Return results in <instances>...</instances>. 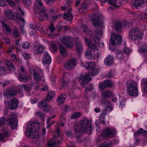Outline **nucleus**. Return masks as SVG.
I'll list each match as a JSON object with an SVG mask.
<instances>
[{"label": "nucleus", "instance_id": "bb28decb", "mask_svg": "<svg viewBox=\"0 0 147 147\" xmlns=\"http://www.w3.org/2000/svg\"><path fill=\"white\" fill-rule=\"evenodd\" d=\"M85 56L90 59H93L94 58L95 55L92 51L88 49L86 51L85 54Z\"/></svg>", "mask_w": 147, "mask_h": 147}, {"label": "nucleus", "instance_id": "39448f33", "mask_svg": "<svg viewBox=\"0 0 147 147\" xmlns=\"http://www.w3.org/2000/svg\"><path fill=\"white\" fill-rule=\"evenodd\" d=\"M16 115L13 113L10 114L7 119V121L13 129H15L18 126V122Z\"/></svg>", "mask_w": 147, "mask_h": 147}, {"label": "nucleus", "instance_id": "bf43d9fd", "mask_svg": "<svg viewBox=\"0 0 147 147\" xmlns=\"http://www.w3.org/2000/svg\"><path fill=\"white\" fill-rule=\"evenodd\" d=\"M99 87L100 89H103L106 88L107 87L105 82L99 84Z\"/></svg>", "mask_w": 147, "mask_h": 147}, {"label": "nucleus", "instance_id": "a18cd8bd", "mask_svg": "<svg viewBox=\"0 0 147 147\" xmlns=\"http://www.w3.org/2000/svg\"><path fill=\"white\" fill-rule=\"evenodd\" d=\"M93 86L92 84H90L88 87L86 88L84 92L86 94H88V92L92 90L93 89Z\"/></svg>", "mask_w": 147, "mask_h": 147}, {"label": "nucleus", "instance_id": "e2e57ef3", "mask_svg": "<svg viewBox=\"0 0 147 147\" xmlns=\"http://www.w3.org/2000/svg\"><path fill=\"white\" fill-rule=\"evenodd\" d=\"M88 4L85 3L81 4V7L82 9H86L87 8Z\"/></svg>", "mask_w": 147, "mask_h": 147}, {"label": "nucleus", "instance_id": "603ef678", "mask_svg": "<svg viewBox=\"0 0 147 147\" xmlns=\"http://www.w3.org/2000/svg\"><path fill=\"white\" fill-rule=\"evenodd\" d=\"M22 2L26 5L30 6L31 4V0H22Z\"/></svg>", "mask_w": 147, "mask_h": 147}, {"label": "nucleus", "instance_id": "2eb2a0df", "mask_svg": "<svg viewBox=\"0 0 147 147\" xmlns=\"http://www.w3.org/2000/svg\"><path fill=\"white\" fill-rule=\"evenodd\" d=\"M30 73L33 75L34 78L37 80H40L42 78V76L41 75L42 74L41 72H39L38 71L32 69L30 71Z\"/></svg>", "mask_w": 147, "mask_h": 147}, {"label": "nucleus", "instance_id": "09e8293b", "mask_svg": "<svg viewBox=\"0 0 147 147\" xmlns=\"http://www.w3.org/2000/svg\"><path fill=\"white\" fill-rule=\"evenodd\" d=\"M108 2L110 5H112L115 7H118L117 5L116 4L117 2L116 0H108Z\"/></svg>", "mask_w": 147, "mask_h": 147}, {"label": "nucleus", "instance_id": "13d9d810", "mask_svg": "<svg viewBox=\"0 0 147 147\" xmlns=\"http://www.w3.org/2000/svg\"><path fill=\"white\" fill-rule=\"evenodd\" d=\"M54 142L53 140H49L47 144V146L49 147H54Z\"/></svg>", "mask_w": 147, "mask_h": 147}, {"label": "nucleus", "instance_id": "4be33fe9", "mask_svg": "<svg viewBox=\"0 0 147 147\" xmlns=\"http://www.w3.org/2000/svg\"><path fill=\"white\" fill-rule=\"evenodd\" d=\"M126 85L127 90L131 89L132 88L138 87L137 85L136 82L132 80L128 81Z\"/></svg>", "mask_w": 147, "mask_h": 147}, {"label": "nucleus", "instance_id": "a878e982", "mask_svg": "<svg viewBox=\"0 0 147 147\" xmlns=\"http://www.w3.org/2000/svg\"><path fill=\"white\" fill-rule=\"evenodd\" d=\"M85 67L90 70H92L95 69V65L92 61L86 63L85 64Z\"/></svg>", "mask_w": 147, "mask_h": 147}, {"label": "nucleus", "instance_id": "052dcab7", "mask_svg": "<svg viewBox=\"0 0 147 147\" xmlns=\"http://www.w3.org/2000/svg\"><path fill=\"white\" fill-rule=\"evenodd\" d=\"M92 70L93 71H92L91 73H90L92 74V76H95L98 74V71L95 68L94 70Z\"/></svg>", "mask_w": 147, "mask_h": 147}, {"label": "nucleus", "instance_id": "412c9836", "mask_svg": "<svg viewBox=\"0 0 147 147\" xmlns=\"http://www.w3.org/2000/svg\"><path fill=\"white\" fill-rule=\"evenodd\" d=\"M17 91L14 89L6 91L3 93L4 96L9 97L14 96L17 94Z\"/></svg>", "mask_w": 147, "mask_h": 147}, {"label": "nucleus", "instance_id": "774afa93", "mask_svg": "<svg viewBox=\"0 0 147 147\" xmlns=\"http://www.w3.org/2000/svg\"><path fill=\"white\" fill-rule=\"evenodd\" d=\"M144 84L145 85H146L147 86L144 88L143 91L145 92L146 93H147V80H145L144 82Z\"/></svg>", "mask_w": 147, "mask_h": 147}, {"label": "nucleus", "instance_id": "1a4fd4ad", "mask_svg": "<svg viewBox=\"0 0 147 147\" xmlns=\"http://www.w3.org/2000/svg\"><path fill=\"white\" fill-rule=\"evenodd\" d=\"M60 41L66 47L71 48L73 46V43L71 40V38L69 36H61L59 38Z\"/></svg>", "mask_w": 147, "mask_h": 147}, {"label": "nucleus", "instance_id": "f8f14e48", "mask_svg": "<svg viewBox=\"0 0 147 147\" xmlns=\"http://www.w3.org/2000/svg\"><path fill=\"white\" fill-rule=\"evenodd\" d=\"M92 24L95 27H98L101 26L102 24V22L100 20L98 15H93L92 16Z\"/></svg>", "mask_w": 147, "mask_h": 147}, {"label": "nucleus", "instance_id": "5701e85b", "mask_svg": "<svg viewBox=\"0 0 147 147\" xmlns=\"http://www.w3.org/2000/svg\"><path fill=\"white\" fill-rule=\"evenodd\" d=\"M100 104L102 105H105L107 107V109H109L110 111H111L113 109L112 104L110 102L106 100H101L100 102Z\"/></svg>", "mask_w": 147, "mask_h": 147}, {"label": "nucleus", "instance_id": "7ed1b4c3", "mask_svg": "<svg viewBox=\"0 0 147 147\" xmlns=\"http://www.w3.org/2000/svg\"><path fill=\"white\" fill-rule=\"evenodd\" d=\"M34 9L36 13L42 12L44 16L48 18V16L47 12V10L44 6L41 0H37L34 5Z\"/></svg>", "mask_w": 147, "mask_h": 147}, {"label": "nucleus", "instance_id": "ddd939ff", "mask_svg": "<svg viewBox=\"0 0 147 147\" xmlns=\"http://www.w3.org/2000/svg\"><path fill=\"white\" fill-rule=\"evenodd\" d=\"M38 107L45 112L47 113L50 110L49 105L45 100H42L38 103Z\"/></svg>", "mask_w": 147, "mask_h": 147}, {"label": "nucleus", "instance_id": "a19ab883", "mask_svg": "<svg viewBox=\"0 0 147 147\" xmlns=\"http://www.w3.org/2000/svg\"><path fill=\"white\" fill-rule=\"evenodd\" d=\"M44 47L42 45L40 46L37 48V49L36 50V53L38 54H41L44 51Z\"/></svg>", "mask_w": 147, "mask_h": 147}, {"label": "nucleus", "instance_id": "9d476101", "mask_svg": "<svg viewBox=\"0 0 147 147\" xmlns=\"http://www.w3.org/2000/svg\"><path fill=\"white\" fill-rule=\"evenodd\" d=\"M77 60L75 59H72L66 62L64 65L65 68L67 70L73 69L76 65Z\"/></svg>", "mask_w": 147, "mask_h": 147}, {"label": "nucleus", "instance_id": "de8ad7c7", "mask_svg": "<svg viewBox=\"0 0 147 147\" xmlns=\"http://www.w3.org/2000/svg\"><path fill=\"white\" fill-rule=\"evenodd\" d=\"M144 130L142 129V128H140L137 130V132H136L134 134V136L136 137H137L138 135L141 133H144Z\"/></svg>", "mask_w": 147, "mask_h": 147}, {"label": "nucleus", "instance_id": "dca6fc26", "mask_svg": "<svg viewBox=\"0 0 147 147\" xmlns=\"http://www.w3.org/2000/svg\"><path fill=\"white\" fill-rule=\"evenodd\" d=\"M51 58L48 52L45 51L44 53V55L42 59V62L44 64H49L51 62Z\"/></svg>", "mask_w": 147, "mask_h": 147}, {"label": "nucleus", "instance_id": "b1692460", "mask_svg": "<svg viewBox=\"0 0 147 147\" xmlns=\"http://www.w3.org/2000/svg\"><path fill=\"white\" fill-rule=\"evenodd\" d=\"M129 95L131 96H136L138 95V87L134 88L131 89L127 90Z\"/></svg>", "mask_w": 147, "mask_h": 147}, {"label": "nucleus", "instance_id": "ea45409f", "mask_svg": "<svg viewBox=\"0 0 147 147\" xmlns=\"http://www.w3.org/2000/svg\"><path fill=\"white\" fill-rule=\"evenodd\" d=\"M13 35L16 38L20 37V34L18 31L17 28L15 27L13 30Z\"/></svg>", "mask_w": 147, "mask_h": 147}, {"label": "nucleus", "instance_id": "f03ea898", "mask_svg": "<svg viewBox=\"0 0 147 147\" xmlns=\"http://www.w3.org/2000/svg\"><path fill=\"white\" fill-rule=\"evenodd\" d=\"M90 123V120L84 118L80 121V125L75 126L74 131L78 140L80 141V137L82 134L85 131L86 129Z\"/></svg>", "mask_w": 147, "mask_h": 147}, {"label": "nucleus", "instance_id": "c85d7f7f", "mask_svg": "<svg viewBox=\"0 0 147 147\" xmlns=\"http://www.w3.org/2000/svg\"><path fill=\"white\" fill-rule=\"evenodd\" d=\"M6 65L8 69L11 72H13L15 70V68L12 63L9 60L6 61Z\"/></svg>", "mask_w": 147, "mask_h": 147}, {"label": "nucleus", "instance_id": "0e129e2a", "mask_svg": "<svg viewBox=\"0 0 147 147\" xmlns=\"http://www.w3.org/2000/svg\"><path fill=\"white\" fill-rule=\"evenodd\" d=\"M117 57L118 59L121 60L123 59V57L121 53H118L117 54Z\"/></svg>", "mask_w": 147, "mask_h": 147}, {"label": "nucleus", "instance_id": "c9c22d12", "mask_svg": "<svg viewBox=\"0 0 147 147\" xmlns=\"http://www.w3.org/2000/svg\"><path fill=\"white\" fill-rule=\"evenodd\" d=\"M143 0H135L134 1L133 4L136 7L141 6L143 4Z\"/></svg>", "mask_w": 147, "mask_h": 147}, {"label": "nucleus", "instance_id": "8fccbe9b", "mask_svg": "<svg viewBox=\"0 0 147 147\" xmlns=\"http://www.w3.org/2000/svg\"><path fill=\"white\" fill-rule=\"evenodd\" d=\"M30 44L27 41H25L23 43L22 46V48L24 49H28L29 48Z\"/></svg>", "mask_w": 147, "mask_h": 147}, {"label": "nucleus", "instance_id": "72a5a7b5", "mask_svg": "<svg viewBox=\"0 0 147 147\" xmlns=\"http://www.w3.org/2000/svg\"><path fill=\"white\" fill-rule=\"evenodd\" d=\"M68 75V74H63L64 77L63 79V80L62 83V86L65 87V86H67V85L69 83V81L68 80H66L65 78L66 76Z\"/></svg>", "mask_w": 147, "mask_h": 147}, {"label": "nucleus", "instance_id": "864d4df0", "mask_svg": "<svg viewBox=\"0 0 147 147\" xmlns=\"http://www.w3.org/2000/svg\"><path fill=\"white\" fill-rule=\"evenodd\" d=\"M1 62H0V64ZM5 68L4 67H2L0 66V76L4 74L5 70Z\"/></svg>", "mask_w": 147, "mask_h": 147}, {"label": "nucleus", "instance_id": "aec40b11", "mask_svg": "<svg viewBox=\"0 0 147 147\" xmlns=\"http://www.w3.org/2000/svg\"><path fill=\"white\" fill-rule=\"evenodd\" d=\"M114 60V58L112 56L109 55L104 59V63L105 65L109 66L113 63Z\"/></svg>", "mask_w": 147, "mask_h": 147}, {"label": "nucleus", "instance_id": "cd10ccee", "mask_svg": "<svg viewBox=\"0 0 147 147\" xmlns=\"http://www.w3.org/2000/svg\"><path fill=\"white\" fill-rule=\"evenodd\" d=\"M66 95L64 94H60L57 99V102L58 105L63 103L65 100Z\"/></svg>", "mask_w": 147, "mask_h": 147}, {"label": "nucleus", "instance_id": "e433bc0d", "mask_svg": "<svg viewBox=\"0 0 147 147\" xmlns=\"http://www.w3.org/2000/svg\"><path fill=\"white\" fill-rule=\"evenodd\" d=\"M112 95L111 92L109 91L103 92L101 94L102 97L103 98H108L110 97Z\"/></svg>", "mask_w": 147, "mask_h": 147}, {"label": "nucleus", "instance_id": "58836bf2", "mask_svg": "<svg viewBox=\"0 0 147 147\" xmlns=\"http://www.w3.org/2000/svg\"><path fill=\"white\" fill-rule=\"evenodd\" d=\"M19 79L20 81L23 82H26L28 80V78L26 76L21 74L19 76Z\"/></svg>", "mask_w": 147, "mask_h": 147}, {"label": "nucleus", "instance_id": "c756f323", "mask_svg": "<svg viewBox=\"0 0 147 147\" xmlns=\"http://www.w3.org/2000/svg\"><path fill=\"white\" fill-rule=\"evenodd\" d=\"M59 49L61 54L63 57H66L67 54V53L64 47L62 45H60L59 46Z\"/></svg>", "mask_w": 147, "mask_h": 147}, {"label": "nucleus", "instance_id": "6ab92c4d", "mask_svg": "<svg viewBox=\"0 0 147 147\" xmlns=\"http://www.w3.org/2000/svg\"><path fill=\"white\" fill-rule=\"evenodd\" d=\"M85 41L88 47L92 49L94 51L97 49V47L96 45L93 44L91 41L88 38H84Z\"/></svg>", "mask_w": 147, "mask_h": 147}, {"label": "nucleus", "instance_id": "4468645a", "mask_svg": "<svg viewBox=\"0 0 147 147\" xmlns=\"http://www.w3.org/2000/svg\"><path fill=\"white\" fill-rule=\"evenodd\" d=\"M14 15L15 17H16V18L21 21L23 23L24 22V20L22 18V17L24 15V13L20 8L18 7V10L17 11Z\"/></svg>", "mask_w": 147, "mask_h": 147}, {"label": "nucleus", "instance_id": "6e6d98bb", "mask_svg": "<svg viewBox=\"0 0 147 147\" xmlns=\"http://www.w3.org/2000/svg\"><path fill=\"white\" fill-rule=\"evenodd\" d=\"M23 86L24 90L26 91H29L31 89L32 87L28 85H23Z\"/></svg>", "mask_w": 147, "mask_h": 147}, {"label": "nucleus", "instance_id": "9b49d317", "mask_svg": "<svg viewBox=\"0 0 147 147\" xmlns=\"http://www.w3.org/2000/svg\"><path fill=\"white\" fill-rule=\"evenodd\" d=\"M90 76L89 73L84 75L80 76L79 80L80 84L83 86L87 82L90 81L91 80Z\"/></svg>", "mask_w": 147, "mask_h": 147}, {"label": "nucleus", "instance_id": "423d86ee", "mask_svg": "<svg viewBox=\"0 0 147 147\" xmlns=\"http://www.w3.org/2000/svg\"><path fill=\"white\" fill-rule=\"evenodd\" d=\"M115 134V129L109 127L105 128L103 130L102 136L104 138L114 137Z\"/></svg>", "mask_w": 147, "mask_h": 147}, {"label": "nucleus", "instance_id": "3c124183", "mask_svg": "<svg viewBox=\"0 0 147 147\" xmlns=\"http://www.w3.org/2000/svg\"><path fill=\"white\" fill-rule=\"evenodd\" d=\"M39 13V16L38 18V20L39 21L41 22H43L44 20V16L42 15V14H43L42 13V12L40 13Z\"/></svg>", "mask_w": 147, "mask_h": 147}, {"label": "nucleus", "instance_id": "6e6552de", "mask_svg": "<svg viewBox=\"0 0 147 147\" xmlns=\"http://www.w3.org/2000/svg\"><path fill=\"white\" fill-rule=\"evenodd\" d=\"M103 32L101 30H96L94 34L91 35V38H92L95 42L99 46H100V39L99 37L102 35Z\"/></svg>", "mask_w": 147, "mask_h": 147}, {"label": "nucleus", "instance_id": "37998d69", "mask_svg": "<svg viewBox=\"0 0 147 147\" xmlns=\"http://www.w3.org/2000/svg\"><path fill=\"white\" fill-rule=\"evenodd\" d=\"M85 130H86V132L88 134H91L92 133V127L90 124L87 127Z\"/></svg>", "mask_w": 147, "mask_h": 147}, {"label": "nucleus", "instance_id": "680f3d73", "mask_svg": "<svg viewBox=\"0 0 147 147\" xmlns=\"http://www.w3.org/2000/svg\"><path fill=\"white\" fill-rule=\"evenodd\" d=\"M36 113L38 116L41 118L44 117L45 116V115L43 113H42L39 111H38Z\"/></svg>", "mask_w": 147, "mask_h": 147}, {"label": "nucleus", "instance_id": "79ce46f5", "mask_svg": "<svg viewBox=\"0 0 147 147\" xmlns=\"http://www.w3.org/2000/svg\"><path fill=\"white\" fill-rule=\"evenodd\" d=\"M104 82L105 84L106 87H111L113 86L112 82L109 80H107L105 81Z\"/></svg>", "mask_w": 147, "mask_h": 147}, {"label": "nucleus", "instance_id": "7c9ffc66", "mask_svg": "<svg viewBox=\"0 0 147 147\" xmlns=\"http://www.w3.org/2000/svg\"><path fill=\"white\" fill-rule=\"evenodd\" d=\"M76 47L78 53H80L82 52L83 50V47L80 42H76Z\"/></svg>", "mask_w": 147, "mask_h": 147}, {"label": "nucleus", "instance_id": "338daca9", "mask_svg": "<svg viewBox=\"0 0 147 147\" xmlns=\"http://www.w3.org/2000/svg\"><path fill=\"white\" fill-rule=\"evenodd\" d=\"M6 3L4 0H0V6L2 7L5 6Z\"/></svg>", "mask_w": 147, "mask_h": 147}, {"label": "nucleus", "instance_id": "69168bd1", "mask_svg": "<svg viewBox=\"0 0 147 147\" xmlns=\"http://www.w3.org/2000/svg\"><path fill=\"white\" fill-rule=\"evenodd\" d=\"M7 2L11 6H14L15 5V3L11 0H9Z\"/></svg>", "mask_w": 147, "mask_h": 147}, {"label": "nucleus", "instance_id": "4d7b16f0", "mask_svg": "<svg viewBox=\"0 0 147 147\" xmlns=\"http://www.w3.org/2000/svg\"><path fill=\"white\" fill-rule=\"evenodd\" d=\"M139 51L141 53H144L147 55V47H143Z\"/></svg>", "mask_w": 147, "mask_h": 147}, {"label": "nucleus", "instance_id": "f257e3e1", "mask_svg": "<svg viewBox=\"0 0 147 147\" xmlns=\"http://www.w3.org/2000/svg\"><path fill=\"white\" fill-rule=\"evenodd\" d=\"M40 127V123L37 121L29 122L26 129V136L32 138H36Z\"/></svg>", "mask_w": 147, "mask_h": 147}, {"label": "nucleus", "instance_id": "393cba45", "mask_svg": "<svg viewBox=\"0 0 147 147\" xmlns=\"http://www.w3.org/2000/svg\"><path fill=\"white\" fill-rule=\"evenodd\" d=\"M5 16L9 19L11 20L15 18V15L11 10L8 9L6 10L5 12Z\"/></svg>", "mask_w": 147, "mask_h": 147}, {"label": "nucleus", "instance_id": "0eeeda50", "mask_svg": "<svg viewBox=\"0 0 147 147\" xmlns=\"http://www.w3.org/2000/svg\"><path fill=\"white\" fill-rule=\"evenodd\" d=\"M122 38L121 36L114 33L112 34L111 38L110 39V45H119L121 43Z\"/></svg>", "mask_w": 147, "mask_h": 147}, {"label": "nucleus", "instance_id": "f3484780", "mask_svg": "<svg viewBox=\"0 0 147 147\" xmlns=\"http://www.w3.org/2000/svg\"><path fill=\"white\" fill-rule=\"evenodd\" d=\"M72 11V8L70 7L69 8L67 12H65L63 13V18L68 21H71L73 19L72 14L71 13Z\"/></svg>", "mask_w": 147, "mask_h": 147}, {"label": "nucleus", "instance_id": "49530a36", "mask_svg": "<svg viewBox=\"0 0 147 147\" xmlns=\"http://www.w3.org/2000/svg\"><path fill=\"white\" fill-rule=\"evenodd\" d=\"M84 31L86 34H88L90 35H92L91 32L89 30V29L88 27L85 25L84 26Z\"/></svg>", "mask_w": 147, "mask_h": 147}, {"label": "nucleus", "instance_id": "4c0bfd02", "mask_svg": "<svg viewBox=\"0 0 147 147\" xmlns=\"http://www.w3.org/2000/svg\"><path fill=\"white\" fill-rule=\"evenodd\" d=\"M82 115V113L80 112H74L71 116V119H76L80 117Z\"/></svg>", "mask_w": 147, "mask_h": 147}, {"label": "nucleus", "instance_id": "2f4dec72", "mask_svg": "<svg viewBox=\"0 0 147 147\" xmlns=\"http://www.w3.org/2000/svg\"><path fill=\"white\" fill-rule=\"evenodd\" d=\"M0 22L3 26V28H5L7 32L8 33H10L11 32L12 30L11 29L9 26L7 25L3 21H1Z\"/></svg>", "mask_w": 147, "mask_h": 147}, {"label": "nucleus", "instance_id": "5fc2aeb1", "mask_svg": "<svg viewBox=\"0 0 147 147\" xmlns=\"http://www.w3.org/2000/svg\"><path fill=\"white\" fill-rule=\"evenodd\" d=\"M5 119L4 117L0 118V127L5 124Z\"/></svg>", "mask_w": 147, "mask_h": 147}, {"label": "nucleus", "instance_id": "473e14b6", "mask_svg": "<svg viewBox=\"0 0 147 147\" xmlns=\"http://www.w3.org/2000/svg\"><path fill=\"white\" fill-rule=\"evenodd\" d=\"M55 95V94L54 91H49L46 97V100L47 101H50Z\"/></svg>", "mask_w": 147, "mask_h": 147}, {"label": "nucleus", "instance_id": "f704fd0d", "mask_svg": "<svg viewBox=\"0 0 147 147\" xmlns=\"http://www.w3.org/2000/svg\"><path fill=\"white\" fill-rule=\"evenodd\" d=\"M122 27L121 24L119 22H116L115 23V30L118 32H121Z\"/></svg>", "mask_w": 147, "mask_h": 147}, {"label": "nucleus", "instance_id": "c03bdc74", "mask_svg": "<svg viewBox=\"0 0 147 147\" xmlns=\"http://www.w3.org/2000/svg\"><path fill=\"white\" fill-rule=\"evenodd\" d=\"M9 134L8 132L7 131L6 132L4 135L0 134V140L2 141H4V137H7L9 135Z\"/></svg>", "mask_w": 147, "mask_h": 147}, {"label": "nucleus", "instance_id": "20e7f679", "mask_svg": "<svg viewBox=\"0 0 147 147\" xmlns=\"http://www.w3.org/2000/svg\"><path fill=\"white\" fill-rule=\"evenodd\" d=\"M142 35L140 30L137 28H132L129 32V36L131 39L136 40L140 38Z\"/></svg>", "mask_w": 147, "mask_h": 147}, {"label": "nucleus", "instance_id": "a211bd4d", "mask_svg": "<svg viewBox=\"0 0 147 147\" xmlns=\"http://www.w3.org/2000/svg\"><path fill=\"white\" fill-rule=\"evenodd\" d=\"M10 108L12 109H16L18 106V102L17 99L14 98L10 101L8 102Z\"/></svg>", "mask_w": 147, "mask_h": 147}]
</instances>
